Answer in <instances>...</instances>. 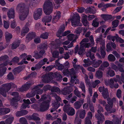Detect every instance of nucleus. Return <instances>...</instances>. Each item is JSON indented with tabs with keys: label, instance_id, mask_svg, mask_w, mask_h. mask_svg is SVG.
I'll return each mask as SVG.
<instances>
[{
	"label": "nucleus",
	"instance_id": "nucleus-1",
	"mask_svg": "<svg viewBox=\"0 0 124 124\" xmlns=\"http://www.w3.org/2000/svg\"><path fill=\"white\" fill-rule=\"evenodd\" d=\"M16 10L18 11L19 14V18L21 21L24 20L28 14L29 9L25 8V5L23 3H20L17 6Z\"/></svg>",
	"mask_w": 124,
	"mask_h": 124
},
{
	"label": "nucleus",
	"instance_id": "nucleus-2",
	"mask_svg": "<svg viewBox=\"0 0 124 124\" xmlns=\"http://www.w3.org/2000/svg\"><path fill=\"white\" fill-rule=\"evenodd\" d=\"M53 1L52 0H46L43 5V10L45 13L49 15L53 11Z\"/></svg>",
	"mask_w": 124,
	"mask_h": 124
},
{
	"label": "nucleus",
	"instance_id": "nucleus-3",
	"mask_svg": "<svg viewBox=\"0 0 124 124\" xmlns=\"http://www.w3.org/2000/svg\"><path fill=\"white\" fill-rule=\"evenodd\" d=\"M116 99L113 98L112 99V101L107 102L108 104H106L105 106V108L108 112H109V113H112L115 112L116 110L115 109H112L113 106V103L116 101Z\"/></svg>",
	"mask_w": 124,
	"mask_h": 124
},
{
	"label": "nucleus",
	"instance_id": "nucleus-4",
	"mask_svg": "<svg viewBox=\"0 0 124 124\" xmlns=\"http://www.w3.org/2000/svg\"><path fill=\"white\" fill-rule=\"evenodd\" d=\"M2 87L0 88V94L4 97L7 96V93L11 89L10 85L9 83L4 84Z\"/></svg>",
	"mask_w": 124,
	"mask_h": 124
},
{
	"label": "nucleus",
	"instance_id": "nucleus-5",
	"mask_svg": "<svg viewBox=\"0 0 124 124\" xmlns=\"http://www.w3.org/2000/svg\"><path fill=\"white\" fill-rule=\"evenodd\" d=\"M80 17L78 14L74 15L71 20V22L72 26L75 27L78 26H81L82 24L80 23Z\"/></svg>",
	"mask_w": 124,
	"mask_h": 124
},
{
	"label": "nucleus",
	"instance_id": "nucleus-6",
	"mask_svg": "<svg viewBox=\"0 0 124 124\" xmlns=\"http://www.w3.org/2000/svg\"><path fill=\"white\" fill-rule=\"evenodd\" d=\"M63 110L69 116H73L75 114V109L69 105H65L63 107Z\"/></svg>",
	"mask_w": 124,
	"mask_h": 124
},
{
	"label": "nucleus",
	"instance_id": "nucleus-7",
	"mask_svg": "<svg viewBox=\"0 0 124 124\" xmlns=\"http://www.w3.org/2000/svg\"><path fill=\"white\" fill-rule=\"evenodd\" d=\"M50 102V101L48 100L42 102L40 105V111L44 112L48 110L49 107Z\"/></svg>",
	"mask_w": 124,
	"mask_h": 124
},
{
	"label": "nucleus",
	"instance_id": "nucleus-8",
	"mask_svg": "<svg viewBox=\"0 0 124 124\" xmlns=\"http://www.w3.org/2000/svg\"><path fill=\"white\" fill-rule=\"evenodd\" d=\"M11 94L14 96L11 100V103L13 105L16 104V102L19 101L20 99V98L19 96L18 93L14 92L11 93Z\"/></svg>",
	"mask_w": 124,
	"mask_h": 124
},
{
	"label": "nucleus",
	"instance_id": "nucleus-9",
	"mask_svg": "<svg viewBox=\"0 0 124 124\" xmlns=\"http://www.w3.org/2000/svg\"><path fill=\"white\" fill-rule=\"evenodd\" d=\"M42 13V8H39L36 9L33 14V17L34 19L37 20L38 19H40Z\"/></svg>",
	"mask_w": 124,
	"mask_h": 124
},
{
	"label": "nucleus",
	"instance_id": "nucleus-10",
	"mask_svg": "<svg viewBox=\"0 0 124 124\" xmlns=\"http://www.w3.org/2000/svg\"><path fill=\"white\" fill-rule=\"evenodd\" d=\"M78 100L75 102L74 104V108L77 109L80 108L84 102V100L83 99H80Z\"/></svg>",
	"mask_w": 124,
	"mask_h": 124
},
{
	"label": "nucleus",
	"instance_id": "nucleus-11",
	"mask_svg": "<svg viewBox=\"0 0 124 124\" xmlns=\"http://www.w3.org/2000/svg\"><path fill=\"white\" fill-rule=\"evenodd\" d=\"M113 119L112 120V122L109 120L106 121L105 122V124H120L119 122V119L117 116L115 115L113 116Z\"/></svg>",
	"mask_w": 124,
	"mask_h": 124
},
{
	"label": "nucleus",
	"instance_id": "nucleus-12",
	"mask_svg": "<svg viewBox=\"0 0 124 124\" xmlns=\"http://www.w3.org/2000/svg\"><path fill=\"white\" fill-rule=\"evenodd\" d=\"M63 73L64 75H70L71 76L74 75L75 74V72L73 68H72L69 70L68 69L64 70L63 71Z\"/></svg>",
	"mask_w": 124,
	"mask_h": 124
},
{
	"label": "nucleus",
	"instance_id": "nucleus-13",
	"mask_svg": "<svg viewBox=\"0 0 124 124\" xmlns=\"http://www.w3.org/2000/svg\"><path fill=\"white\" fill-rule=\"evenodd\" d=\"M15 11L14 8H11L8 10L7 13L8 17L10 19L14 18L15 17Z\"/></svg>",
	"mask_w": 124,
	"mask_h": 124
},
{
	"label": "nucleus",
	"instance_id": "nucleus-14",
	"mask_svg": "<svg viewBox=\"0 0 124 124\" xmlns=\"http://www.w3.org/2000/svg\"><path fill=\"white\" fill-rule=\"evenodd\" d=\"M101 46L100 47V52L102 58H104L106 55V52L105 51V43L103 42H101Z\"/></svg>",
	"mask_w": 124,
	"mask_h": 124
},
{
	"label": "nucleus",
	"instance_id": "nucleus-15",
	"mask_svg": "<svg viewBox=\"0 0 124 124\" xmlns=\"http://www.w3.org/2000/svg\"><path fill=\"white\" fill-rule=\"evenodd\" d=\"M102 95L104 98L105 99H106L108 101H112V99H111L109 97V93L107 89L104 90L103 92L102 93Z\"/></svg>",
	"mask_w": 124,
	"mask_h": 124
},
{
	"label": "nucleus",
	"instance_id": "nucleus-16",
	"mask_svg": "<svg viewBox=\"0 0 124 124\" xmlns=\"http://www.w3.org/2000/svg\"><path fill=\"white\" fill-rule=\"evenodd\" d=\"M36 36L35 33L33 32H30L27 35L26 40L28 42L34 38Z\"/></svg>",
	"mask_w": 124,
	"mask_h": 124
},
{
	"label": "nucleus",
	"instance_id": "nucleus-17",
	"mask_svg": "<svg viewBox=\"0 0 124 124\" xmlns=\"http://www.w3.org/2000/svg\"><path fill=\"white\" fill-rule=\"evenodd\" d=\"M44 85L43 84H40L34 87L35 89L37 91V94H41L43 92L42 89H39L42 87Z\"/></svg>",
	"mask_w": 124,
	"mask_h": 124
},
{
	"label": "nucleus",
	"instance_id": "nucleus-18",
	"mask_svg": "<svg viewBox=\"0 0 124 124\" xmlns=\"http://www.w3.org/2000/svg\"><path fill=\"white\" fill-rule=\"evenodd\" d=\"M86 14L92 13L94 14L95 13V10L94 7L91 6L87 8L85 11Z\"/></svg>",
	"mask_w": 124,
	"mask_h": 124
},
{
	"label": "nucleus",
	"instance_id": "nucleus-19",
	"mask_svg": "<svg viewBox=\"0 0 124 124\" xmlns=\"http://www.w3.org/2000/svg\"><path fill=\"white\" fill-rule=\"evenodd\" d=\"M61 14L60 12L58 11L57 12L56 15L53 17L52 19V22L53 23H56L59 20L61 17Z\"/></svg>",
	"mask_w": 124,
	"mask_h": 124
},
{
	"label": "nucleus",
	"instance_id": "nucleus-20",
	"mask_svg": "<svg viewBox=\"0 0 124 124\" xmlns=\"http://www.w3.org/2000/svg\"><path fill=\"white\" fill-rule=\"evenodd\" d=\"M98 110L97 111V112L98 113L97 114L99 115L100 117H101L102 118V119H104V116L103 114L101 112H103L104 111L103 108L100 105H99L98 106Z\"/></svg>",
	"mask_w": 124,
	"mask_h": 124
},
{
	"label": "nucleus",
	"instance_id": "nucleus-21",
	"mask_svg": "<svg viewBox=\"0 0 124 124\" xmlns=\"http://www.w3.org/2000/svg\"><path fill=\"white\" fill-rule=\"evenodd\" d=\"M79 114V117L82 119H83L85 117L86 114L85 111L84 109H81L78 110L76 114Z\"/></svg>",
	"mask_w": 124,
	"mask_h": 124
},
{
	"label": "nucleus",
	"instance_id": "nucleus-22",
	"mask_svg": "<svg viewBox=\"0 0 124 124\" xmlns=\"http://www.w3.org/2000/svg\"><path fill=\"white\" fill-rule=\"evenodd\" d=\"M10 109L8 108H0V115H4L9 113Z\"/></svg>",
	"mask_w": 124,
	"mask_h": 124
},
{
	"label": "nucleus",
	"instance_id": "nucleus-23",
	"mask_svg": "<svg viewBox=\"0 0 124 124\" xmlns=\"http://www.w3.org/2000/svg\"><path fill=\"white\" fill-rule=\"evenodd\" d=\"M31 85V84L30 83L25 84L20 88V90L21 92L26 91L29 89Z\"/></svg>",
	"mask_w": 124,
	"mask_h": 124
},
{
	"label": "nucleus",
	"instance_id": "nucleus-24",
	"mask_svg": "<svg viewBox=\"0 0 124 124\" xmlns=\"http://www.w3.org/2000/svg\"><path fill=\"white\" fill-rule=\"evenodd\" d=\"M7 68L5 66H3L2 65H0V75L3 76L6 73Z\"/></svg>",
	"mask_w": 124,
	"mask_h": 124
},
{
	"label": "nucleus",
	"instance_id": "nucleus-25",
	"mask_svg": "<svg viewBox=\"0 0 124 124\" xmlns=\"http://www.w3.org/2000/svg\"><path fill=\"white\" fill-rule=\"evenodd\" d=\"M85 63L83 65L84 67H88L92 64V62L89 58H87L86 59H85L83 61Z\"/></svg>",
	"mask_w": 124,
	"mask_h": 124
},
{
	"label": "nucleus",
	"instance_id": "nucleus-26",
	"mask_svg": "<svg viewBox=\"0 0 124 124\" xmlns=\"http://www.w3.org/2000/svg\"><path fill=\"white\" fill-rule=\"evenodd\" d=\"M75 39H74V40L72 41L70 44L68 46V48H70L73 46V43L74 42H75L76 41V39L78 38V37L77 36H78L80 34V33H79V32L78 31H75Z\"/></svg>",
	"mask_w": 124,
	"mask_h": 124
},
{
	"label": "nucleus",
	"instance_id": "nucleus-27",
	"mask_svg": "<svg viewBox=\"0 0 124 124\" xmlns=\"http://www.w3.org/2000/svg\"><path fill=\"white\" fill-rule=\"evenodd\" d=\"M45 53V51L44 50L40 51L39 53H36L34 55V56L36 59H38L41 58Z\"/></svg>",
	"mask_w": 124,
	"mask_h": 124
},
{
	"label": "nucleus",
	"instance_id": "nucleus-28",
	"mask_svg": "<svg viewBox=\"0 0 124 124\" xmlns=\"http://www.w3.org/2000/svg\"><path fill=\"white\" fill-rule=\"evenodd\" d=\"M87 16L85 15H83L82 19V22L85 26H88L89 23L87 20Z\"/></svg>",
	"mask_w": 124,
	"mask_h": 124
},
{
	"label": "nucleus",
	"instance_id": "nucleus-29",
	"mask_svg": "<svg viewBox=\"0 0 124 124\" xmlns=\"http://www.w3.org/2000/svg\"><path fill=\"white\" fill-rule=\"evenodd\" d=\"M5 39L7 42H9L11 39L12 38V34L8 32H6L5 33Z\"/></svg>",
	"mask_w": 124,
	"mask_h": 124
},
{
	"label": "nucleus",
	"instance_id": "nucleus-30",
	"mask_svg": "<svg viewBox=\"0 0 124 124\" xmlns=\"http://www.w3.org/2000/svg\"><path fill=\"white\" fill-rule=\"evenodd\" d=\"M37 91L35 89L34 87L31 92L27 94L26 95V96L27 97L31 98L34 96L35 94H37Z\"/></svg>",
	"mask_w": 124,
	"mask_h": 124
},
{
	"label": "nucleus",
	"instance_id": "nucleus-31",
	"mask_svg": "<svg viewBox=\"0 0 124 124\" xmlns=\"http://www.w3.org/2000/svg\"><path fill=\"white\" fill-rule=\"evenodd\" d=\"M52 19V16L49 15L45 16L42 19V21L43 22L48 23L51 21Z\"/></svg>",
	"mask_w": 124,
	"mask_h": 124
},
{
	"label": "nucleus",
	"instance_id": "nucleus-32",
	"mask_svg": "<svg viewBox=\"0 0 124 124\" xmlns=\"http://www.w3.org/2000/svg\"><path fill=\"white\" fill-rule=\"evenodd\" d=\"M101 16L105 21H107L112 19V17L111 15L102 14L101 15Z\"/></svg>",
	"mask_w": 124,
	"mask_h": 124
},
{
	"label": "nucleus",
	"instance_id": "nucleus-33",
	"mask_svg": "<svg viewBox=\"0 0 124 124\" xmlns=\"http://www.w3.org/2000/svg\"><path fill=\"white\" fill-rule=\"evenodd\" d=\"M95 117L98 120V121H97V124H100V123H102L105 120V117H104V119H102V118L101 117H100L99 115L98 114H95Z\"/></svg>",
	"mask_w": 124,
	"mask_h": 124
},
{
	"label": "nucleus",
	"instance_id": "nucleus-34",
	"mask_svg": "<svg viewBox=\"0 0 124 124\" xmlns=\"http://www.w3.org/2000/svg\"><path fill=\"white\" fill-rule=\"evenodd\" d=\"M86 55L87 57L90 58L91 60H93L95 58L94 54L91 53L90 51L87 52L86 53Z\"/></svg>",
	"mask_w": 124,
	"mask_h": 124
},
{
	"label": "nucleus",
	"instance_id": "nucleus-35",
	"mask_svg": "<svg viewBox=\"0 0 124 124\" xmlns=\"http://www.w3.org/2000/svg\"><path fill=\"white\" fill-rule=\"evenodd\" d=\"M103 72L100 70H98L96 73L95 76L98 79L101 78L103 76Z\"/></svg>",
	"mask_w": 124,
	"mask_h": 124
},
{
	"label": "nucleus",
	"instance_id": "nucleus-36",
	"mask_svg": "<svg viewBox=\"0 0 124 124\" xmlns=\"http://www.w3.org/2000/svg\"><path fill=\"white\" fill-rule=\"evenodd\" d=\"M114 6L113 4L108 3L106 4H104V3L102 2L99 4L98 6V7L99 8L103 7H111L113 6Z\"/></svg>",
	"mask_w": 124,
	"mask_h": 124
},
{
	"label": "nucleus",
	"instance_id": "nucleus-37",
	"mask_svg": "<svg viewBox=\"0 0 124 124\" xmlns=\"http://www.w3.org/2000/svg\"><path fill=\"white\" fill-rule=\"evenodd\" d=\"M76 77L75 76H71V79L70 81L71 83H75V84L77 83H79V81L78 79H76Z\"/></svg>",
	"mask_w": 124,
	"mask_h": 124
},
{
	"label": "nucleus",
	"instance_id": "nucleus-38",
	"mask_svg": "<svg viewBox=\"0 0 124 124\" xmlns=\"http://www.w3.org/2000/svg\"><path fill=\"white\" fill-rule=\"evenodd\" d=\"M14 118L13 116H11L7 119L5 121L6 124H11L13 121Z\"/></svg>",
	"mask_w": 124,
	"mask_h": 124
},
{
	"label": "nucleus",
	"instance_id": "nucleus-39",
	"mask_svg": "<svg viewBox=\"0 0 124 124\" xmlns=\"http://www.w3.org/2000/svg\"><path fill=\"white\" fill-rule=\"evenodd\" d=\"M20 43L17 42H13L12 44L11 49H15L19 45Z\"/></svg>",
	"mask_w": 124,
	"mask_h": 124
},
{
	"label": "nucleus",
	"instance_id": "nucleus-40",
	"mask_svg": "<svg viewBox=\"0 0 124 124\" xmlns=\"http://www.w3.org/2000/svg\"><path fill=\"white\" fill-rule=\"evenodd\" d=\"M108 59L109 61L113 62L115 61L116 58L112 54H110L108 56Z\"/></svg>",
	"mask_w": 124,
	"mask_h": 124
},
{
	"label": "nucleus",
	"instance_id": "nucleus-41",
	"mask_svg": "<svg viewBox=\"0 0 124 124\" xmlns=\"http://www.w3.org/2000/svg\"><path fill=\"white\" fill-rule=\"evenodd\" d=\"M81 46L83 48H89L90 46L91 47L93 45L92 44L90 43H84L82 44H80Z\"/></svg>",
	"mask_w": 124,
	"mask_h": 124
},
{
	"label": "nucleus",
	"instance_id": "nucleus-42",
	"mask_svg": "<svg viewBox=\"0 0 124 124\" xmlns=\"http://www.w3.org/2000/svg\"><path fill=\"white\" fill-rule=\"evenodd\" d=\"M58 72H55L54 73H53L52 72H50L49 73L48 75L49 76L50 78V80H52L53 79L55 78L56 77V75L57 74Z\"/></svg>",
	"mask_w": 124,
	"mask_h": 124
},
{
	"label": "nucleus",
	"instance_id": "nucleus-43",
	"mask_svg": "<svg viewBox=\"0 0 124 124\" xmlns=\"http://www.w3.org/2000/svg\"><path fill=\"white\" fill-rule=\"evenodd\" d=\"M75 89L74 91L75 94L78 97H80L81 96L80 92L78 91V88L76 87L75 86Z\"/></svg>",
	"mask_w": 124,
	"mask_h": 124
},
{
	"label": "nucleus",
	"instance_id": "nucleus-44",
	"mask_svg": "<svg viewBox=\"0 0 124 124\" xmlns=\"http://www.w3.org/2000/svg\"><path fill=\"white\" fill-rule=\"evenodd\" d=\"M37 73L36 72L34 71L31 73L29 75L27 76L25 78H24V79L26 80L30 78L34 77H35L37 75Z\"/></svg>",
	"mask_w": 124,
	"mask_h": 124
},
{
	"label": "nucleus",
	"instance_id": "nucleus-45",
	"mask_svg": "<svg viewBox=\"0 0 124 124\" xmlns=\"http://www.w3.org/2000/svg\"><path fill=\"white\" fill-rule=\"evenodd\" d=\"M85 51V49L83 48L81 46H80V47L78 50V54L80 55H83Z\"/></svg>",
	"mask_w": 124,
	"mask_h": 124
},
{
	"label": "nucleus",
	"instance_id": "nucleus-46",
	"mask_svg": "<svg viewBox=\"0 0 124 124\" xmlns=\"http://www.w3.org/2000/svg\"><path fill=\"white\" fill-rule=\"evenodd\" d=\"M39 115L36 113H34L32 114L33 120L34 121L36 120H40V118L38 117Z\"/></svg>",
	"mask_w": 124,
	"mask_h": 124
},
{
	"label": "nucleus",
	"instance_id": "nucleus-47",
	"mask_svg": "<svg viewBox=\"0 0 124 124\" xmlns=\"http://www.w3.org/2000/svg\"><path fill=\"white\" fill-rule=\"evenodd\" d=\"M19 61V57H17L16 56L14 57L11 61V62L12 63H13L14 64H15L16 63H18Z\"/></svg>",
	"mask_w": 124,
	"mask_h": 124
},
{
	"label": "nucleus",
	"instance_id": "nucleus-48",
	"mask_svg": "<svg viewBox=\"0 0 124 124\" xmlns=\"http://www.w3.org/2000/svg\"><path fill=\"white\" fill-rule=\"evenodd\" d=\"M119 21L117 20H115L113 21L112 23V28H114L117 27L118 25Z\"/></svg>",
	"mask_w": 124,
	"mask_h": 124
},
{
	"label": "nucleus",
	"instance_id": "nucleus-49",
	"mask_svg": "<svg viewBox=\"0 0 124 124\" xmlns=\"http://www.w3.org/2000/svg\"><path fill=\"white\" fill-rule=\"evenodd\" d=\"M102 62V61L101 60H98L93 64V67L95 68H97L99 66Z\"/></svg>",
	"mask_w": 124,
	"mask_h": 124
},
{
	"label": "nucleus",
	"instance_id": "nucleus-50",
	"mask_svg": "<svg viewBox=\"0 0 124 124\" xmlns=\"http://www.w3.org/2000/svg\"><path fill=\"white\" fill-rule=\"evenodd\" d=\"M48 74L46 75L45 77L43 79V81L46 83H48L50 82L52 80H50V78Z\"/></svg>",
	"mask_w": 124,
	"mask_h": 124
},
{
	"label": "nucleus",
	"instance_id": "nucleus-51",
	"mask_svg": "<svg viewBox=\"0 0 124 124\" xmlns=\"http://www.w3.org/2000/svg\"><path fill=\"white\" fill-rule=\"evenodd\" d=\"M107 74L111 77H113L115 75L114 71L111 70H109L107 71Z\"/></svg>",
	"mask_w": 124,
	"mask_h": 124
},
{
	"label": "nucleus",
	"instance_id": "nucleus-52",
	"mask_svg": "<svg viewBox=\"0 0 124 124\" xmlns=\"http://www.w3.org/2000/svg\"><path fill=\"white\" fill-rule=\"evenodd\" d=\"M79 87L82 89L83 93H85V86L83 82H81L79 85Z\"/></svg>",
	"mask_w": 124,
	"mask_h": 124
},
{
	"label": "nucleus",
	"instance_id": "nucleus-53",
	"mask_svg": "<svg viewBox=\"0 0 124 124\" xmlns=\"http://www.w3.org/2000/svg\"><path fill=\"white\" fill-rule=\"evenodd\" d=\"M67 37L68 40L70 41L74 40V38H75V35L74 34H69L67 36Z\"/></svg>",
	"mask_w": 124,
	"mask_h": 124
},
{
	"label": "nucleus",
	"instance_id": "nucleus-54",
	"mask_svg": "<svg viewBox=\"0 0 124 124\" xmlns=\"http://www.w3.org/2000/svg\"><path fill=\"white\" fill-rule=\"evenodd\" d=\"M100 81L98 80H96L92 83V86L93 88L95 87L98 84L100 83Z\"/></svg>",
	"mask_w": 124,
	"mask_h": 124
},
{
	"label": "nucleus",
	"instance_id": "nucleus-55",
	"mask_svg": "<svg viewBox=\"0 0 124 124\" xmlns=\"http://www.w3.org/2000/svg\"><path fill=\"white\" fill-rule=\"evenodd\" d=\"M59 52L57 51H55L52 53L53 57L55 58H58L59 57Z\"/></svg>",
	"mask_w": 124,
	"mask_h": 124
},
{
	"label": "nucleus",
	"instance_id": "nucleus-56",
	"mask_svg": "<svg viewBox=\"0 0 124 124\" xmlns=\"http://www.w3.org/2000/svg\"><path fill=\"white\" fill-rule=\"evenodd\" d=\"M19 121L22 124H27V121L24 117H21L19 119Z\"/></svg>",
	"mask_w": 124,
	"mask_h": 124
},
{
	"label": "nucleus",
	"instance_id": "nucleus-57",
	"mask_svg": "<svg viewBox=\"0 0 124 124\" xmlns=\"http://www.w3.org/2000/svg\"><path fill=\"white\" fill-rule=\"evenodd\" d=\"M48 36V33L47 32H45L44 33H43L40 36L41 38L43 39H46L47 38Z\"/></svg>",
	"mask_w": 124,
	"mask_h": 124
},
{
	"label": "nucleus",
	"instance_id": "nucleus-58",
	"mask_svg": "<svg viewBox=\"0 0 124 124\" xmlns=\"http://www.w3.org/2000/svg\"><path fill=\"white\" fill-rule=\"evenodd\" d=\"M14 74L19 73L21 71V69L19 67H17L15 68L13 70Z\"/></svg>",
	"mask_w": 124,
	"mask_h": 124
},
{
	"label": "nucleus",
	"instance_id": "nucleus-59",
	"mask_svg": "<svg viewBox=\"0 0 124 124\" xmlns=\"http://www.w3.org/2000/svg\"><path fill=\"white\" fill-rule=\"evenodd\" d=\"M60 105V103L58 101L55 102L53 103V107L55 109H57Z\"/></svg>",
	"mask_w": 124,
	"mask_h": 124
},
{
	"label": "nucleus",
	"instance_id": "nucleus-60",
	"mask_svg": "<svg viewBox=\"0 0 124 124\" xmlns=\"http://www.w3.org/2000/svg\"><path fill=\"white\" fill-rule=\"evenodd\" d=\"M99 23L96 21V20L95 19L93 21L92 25L94 27H98L99 25Z\"/></svg>",
	"mask_w": 124,
	"mask_h": 124
},
{
	"label": "nucleus",
	"instance_id": "nucleus-61",
	"mask_svg": "<svg viewBox=\"0 0 124 124\" xmlns=\"http://www.w3.org/2000/svg\"><path fill=\"white\" fill-rule=\"evenodd\" d=\"M62 93L64 95H66L67 94H69L70 93V92L69 91V90L66 88H64L62 91Z\"/></svg>",
	"mask_w": 124,
	"mask_h": 124
},
{
	"label": "nucleus",
	"instance_id": "nucleus-62",
	"mask_svg": "<svg viewBox=\"0 0 124 124\" xmlns=\"http://www.w3.org/2000/svg\"><path fill=\"white\" fill-rule=\"evenodd\" d=\"M3 22L4 27L6 29H8L9 26V22H7L5 20H4Z\"/></svg>",
	"mask_w": 124,
	"mask_h": 124
},
{
	"label": "nucleus",
	"instance_id": "nucleus-63",
	"mask_svg": "<svg viewBox=\"0 0 124 124\" xmlns=\"http://www.w3.org/2000/svg\"><path fill=\"white\" fill-rule=\"evenodd\" d=\"M48 59L46 58H44L43 60H42L39 63L41 66L45 64L46 62H47Z\"/></svg>",
	"mask_w": 124,
	"mask_h": 124
},
{
	"label": "nucleus",
	"instance_id": "nucleus-64",
	"mask_svg": "<svg viewBox=\"0 0 124 124\" xmlns=\"http://www.w3.org/2000/svg\"><path fill=\"white\" fill-rule=\"evenodd\" d=\"M81 120L78 117H76L74 123L77 124H81Z\"/></svg>",
	"mask_w": 124,
	"mask_h": 124
}]
</instances>
